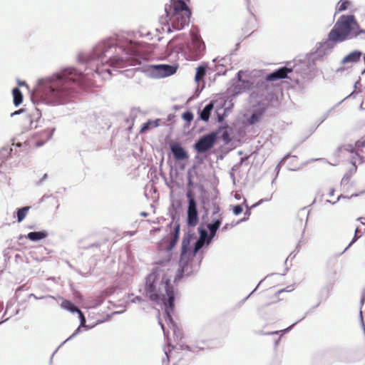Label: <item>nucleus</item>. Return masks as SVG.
I'll list each match as a JSON object with an SVG mask.
<instances>
[{
  "instance_id": "nucleus-1",
  "label": "nucleus",
  "mask_w": 365,
  "mask_h": 365,
  "mask_svg": "<svg viewBox=\"0 0 365 365\" xmlns=\"http://www.w3.org/2000/svg\"><path fill=\"white\" fill-rule=\"evenodd\" d=\"M141 46L124 35H116L99 41L89 53L78 56L80 63L106 80L110 78L113 68L141 65Z\"/></svg>"
},
{
  "instance_id": "nucleus-2",
  "label": "nucleus",
  "mask_w": 365,
  "mask_h": 365,
  "mask_svg": "<svg viewBox=\"0 0 365 365\" xmlns=\"http://www.w3.org/2000/svg\"><path fill=\"white\" fill-rule=\"evenodd\" d=\"M87 75L74 67H63L38 80L31 93V101L34 104L51 106L67 104L74 98L77 87L91 86Z\"/></svg>"
},
{
  "instance_id": "nucleus-3",
  "label": "nucleus",
  "mask_w": 365,
  "mask_h": 365,
  "mask_svg": "<svg viewBox=\"0 0 365 365\" xmlns=\"http://www.w3.org/2000/svg\"><path fill=\"white\" fill-rule=\"evenodd\" d=\"M170 282L162 269L155 268L145 278V291L151 301L163 305L165 320L168 327L175 334L177 327L172 317L175 307V294Z\"/></svg>"
},
{
  "instance_id": "nucleus-4",
  "label": "nucleus",
  "mask_w": 365,
  "mask_h": 365,
  "mask_svg": "<svg viewBox=\"0 0 365 365\" xmlns=\"http://www.w3.org/2000/svg\"><path fill=\"white\" fill-rule=\"evenodd\" d=\"M365 35V29H362L352 14L341 15L329 31L327 38L317 43L316 59H323L329 55L337 44L356 39Z\"/></svg>"
},
{
  "instance_id": "nucleus-5",
  "label": "nucleus",
  "mask_w": 365,
  "mask_h": 365,
  "mask_svg": "<svg viewBox=\"0 0 365 365\" xmlns=\"http://www.w3.org/2000/svg\"><path fill=\"white\" fill-rule=\"evenodd\" d=\"M198 232L200 236L195 242L192 250L190 247L191 235L187 234L182 238L180 259L179 261L180 268L175 277V282L179 281L183 276L190 275L197 269L199 264L195 267L192 264L193 258L204 246H209L212 242L207 230L199 227Z\"/></svg>"
},
{
  "instance_id": "nucleus-6",
  "label": "nucleus",
  "mask_w": 365,
  "mask_h": 365,
  "mask_svg": "<svg viewBox=\"0 0 365 365\" xmlns=\"http://www.w3.org/2000/svg\"><path fill=\"white\" fill-rule=\"evenodd\" d=\"M307 70L308 67L306 62H300L298 64L288 62L285 66L267 74L263 80L260 81V83L262 86L267 88L269 82L288 78L291 81L299 84L304 78Z\"/></svg>"
},
{
  "instance_id": "nucleus-7",
  "label": "nucleus",
  "mask_w": 365,
  "mask_h": 365,
  "mask_svg": "<svg viewBox=\"0 0 365 365\" xmlns=\"http://www.w3.org/2000/svg\"><path fill=\"white\" fill-rule=\"evenodd\" d=\"M173 5L169 9L165 6V11L168 18L167 31L171 32V27L175 30L182 29L189 24L191 11L184 0H171Z\"/></svg>"
},
{
  "instance_id": "nucleus-8",
  "label": "nucleus",
  "mask_w": 365,
  "mask_h": 365,
  "mask_svg": "<svg viewBox=\"0 0 365 365\" xmlns=\"http://www.w3.org/2000/svg\"><path fill=\"white\" fill-rule=\"evenodd\" d=\"M143 71L152 78H164L174 74L177 67L168 64L144 66Z\"/></svg>"
},
{
  "instance_id": "nucleus-9",
  "label": "nucleus",
  "mask_w": 365,
  "mask_h": 365,
  "mask_svg": "<svg viewBox=\"0 0 365 365\" xmlns=\"http://www.w3.org/2000/svg\"><path fill=\"white\" fill-rule=\"evenodd\" d=\"M220 130L221 128L219 129L218 132L212 131L200 137L194 144V149L198 153H204L210 150L216 143L217 135Z\"/></svg>"
},
{
  "instance_id": "nucleus-10",
  "label": "nucleus",
  "mask_w": 365,
  "mask_h": 365,
  "mask_svg": "<svg viewBox=\"0 0 365 365\" xmlns=\"http://www.w3.org/2000/svg\"><path fill=\"white\" fill-rule=\"evenodd\" d=\"M186 197L188 200L187 223L188 226L195 227L197 224L199 220L197 202L194 195L191 191L187 192Z\"/></svg>"
},
{
  "instance_id": "nucleus-11",
  "label": "nucleus",
  "mask_w": 365,
  "mask_h": 365,
  "mask_svg": "<svg viewBox=\"0 0 365 365\" xmlns=\"http://www.w3.org/2000/svg\"><path fill=\"white\" fill-rule=\"evenodd\" d=\"M205 48V43L201 37L195 34H191V41L187 44V49L193 60L199 58Z\"/></svg>"
},
{
  "instance_id": "nucleus-12",
  "label": "nucleus",
  "mask_w": 365,
  "mask_h": 365,
  "mask_svg": "<svg viewBox=\"0 0 365 365\" xmlns=\"http://www.w3.org/2000/svg\"><path fill=\"white\" fill-rule=\"evenodd\" d=\"M220 208L216 203L213 204L212 220V222L207 225V230H217L220 227L222 221V214L220 213Z\"/></svg>"
},
{
  "instance_id": "nucleus-13",
  "label": "nucleus",
  "mask_w": 365,
  "mask_h": 365,
  "mask_svg": "<svg viewBox=\"0 0 365 365\" xmlns=\"http://www.w3.org/2000/svg\"><path fill=\"white\" fill-rule=\"evenodd\" d=\"M170 150L176 160H184L188 158V154L179 143H173L170 145Z\"/></svg>"
},
{
  "instance_id": "nucleus-14",
  "label": "nucleus",
  "mask_w": 365,
  "mask_h": 365,
  "mask_svg": "<svg viewBox=\"0 0 365 365\" xmlns=\"http://www.w3.org/2000/svg\"><path fill=\"white\" fill-rule=\"evenodd\" d=\"M242 71L237 73V82L235 83L233 91L235 94L241 93L246 90H250L252 87V83L249 81L242 79Z\"/></svg>"
},
{
  "instance_id": "nucleus-15",
  "label": "nucleus",
  "mask_w": 365,
  "mask_h": 365,
  "mask_svg": "<svg viewBox=\"0 0 365 365\" xmlns=\"http://www.w3.org/2000/svg\"><path fill=\"white\" fill-rule=\"evenodd\" d=\"M362 56V52L360 51H354L345 56L341 61V64L346 65L349 63H354L360 61Z\"/></svg>"
},
{
  "instance_id": "nucleus-16",
  "label": "nucleus",
  "mask_w": 365,
  "mask_h": 365,
  "mask_svg": "<svg viewBox=\"0 0 365 365\" xmlns=\"http://www.w3.org/2000/svg\"><path fill=\"white\" fill-rule=\"evenodd\" d=\"M180 234V225L178 223H175L173 227V230L170 234V237L169 240L168 245L166 247V250L168 252L171 251L173 247L175 246Z\"/></svg>"
},
{
  "instance_id": "nucleus-17",
  "label": "nucleus",
  "mask_w": 365,
  "mask_h": 365,
  "mask_svg": "<svg viewBox=\"0 0 365 365\" xmlns=\"http://www.w3.org/2000/svg\"><path fill=\"white\" fill-rule=\"evenodd\" d=\"M48 235L46 230L30 232L25 236L26 238L29 239L31 242H38L43 239H45Z\"/></svg>"
},
{
  "instance_id": "nucleus-18",
  "label": "nucleus",
  "mask_w": 365,
  "mask_h": 365,
  "mask_svg": "<svg viewBox=\"0 0 365 365\" xmlns=\"http://www.w3.org/2000/svg\"><path fill=\"white\" fill-rule=\"evenodd\" d=\"M214 105L212 102L207 103L202 110L199 111L200 118L203 121H208L212 110H213Z\"/></svg>"
},
{
  "instance_id": "nucleus-19",
  "label": "nucleus",
  "mask_w": 365,
  "mask_h": 365,
  "mask_svg": "<svg viewBox=\"0 0 365 365\" xmlns=\"http://www.w3.org/2000/svg\"><path fill=\"white\" fill-rule=\"evenodd\" d=\"M269 200H270V198H269V199H261V200H259L257 203H255V205H253L252 206H251V207H250L247 205V200H246L245 198H244V200H243L242 205H244L246 207V208H247V210H246V211H245V215L246 217H244V218H242V219H241V220H240V221H238L235 225H237V224H238V223H240V222H244V221L247 220L249 218V217H250V214H251V211H250V210H251L252 208L255 207H257V206L259 205L260 204H262V203L263 202H264V201H269Z\"/></svg>"
},
{
  "instance_id": "nucleus-20",
  "label": "nucleus",
  "mask_w": 365,
  "mask_h": 365,
  "mask_svg": "<svg viewBox=\"0 0 365 365\" xmlns=\"http://www.w3.org/2000/svg\"><path fill=\"white\" fill-rule=\"evenodd\" d=\"M13 102L15 106H19L23 101V95L20 89L17 87L13 88Z\"/></svg>"
},
{
  "instance_id": "nucleus-21",
  "label": "nucleus",
  "mask_w": 365,
  "mask_h": 365,
  "mask_svg": "<svg viewBox=\"0 0 365 365\" xmlns=\"http://www.w3.org/2000/svg\"><path fill=\"white\" fill-rule=\"evenodd\" d=\"M34 117H36L37 120H34L32 118V116L31 115H29L26 116L27 120L30 122L29 127L31 129L36 128L38 127V121L40 120L41 113L39 111V109L36 108L35 113L32 114Z\"/></svg>"
},
{
  "instance_id": "nucleus-22",
  "label": "nucleus",
  "mask_w": 365,
  "mask_h": 365,
  "mask_svg": "<svg viewBox=\"0 0 365 365\" xmlns=\"http://www.w3.org/2000/svg\"><path fill=\"white\" fill-rule=\"evenodd\" d=\"M207 71V66L205 65H200L196 68V73L195 76V81L196 82H200L203 79L206 74Z\"/></svg>"
},
{
  "instance_id": "nucleus-23",
  "label": "nucleus",
  "mask_w": 365,
  "mask_h": 365,
  "mask_svg": "<svg viewBox=\"0 0 365 365\" xmlns=\"http://www.w3.org/2000/svg\"><path fill=\"white\" fill-rule=\"evenodd\" d=\"M61 306L63 309L72 313H78L79 311H81L73 303L68 300H63Z\"/></svg>"
},
{
  "instance_id": "nucleus-24",
  "label": "nucleus",
  "mask_w": 365,
  "mask_h": 365,
  "mask_svg": "<svg viewBox=\"0 0 365 365\" xmlns=\"http://www.w3.org/2000/svg\"><path fill=\"white\" fill-rule=\"evenodd\" d=\"M160 120L157 119L155 120H148L145 123L140 129V133H144L149 130L150 128H156L159 125Z\"/></svg>"
},
{
  "instance_id": "nucleus-25",
  "label": "nucleus",
  "mask_w": 365,
  "mask_h": 365,
  "mask_svg": "<svg viewBox=\"0 0 365 365\" xmlns=\"http://www.w3.org/2000/svg\"><path fill=\"white\" fill-rule=\"evenodd\" d=\"M29 209H30V207H29V206H26V207H23L21 208L17 209L16 215H17L18 222H21L24 220V219L26 217V214Z\"/></svg>"
},
{
  "instance_id": "nucleus-26",
  "label": "nucleus",
  "mask_w": 365,
  "mask_h": 365,
  "mask_svg": "<svg viewBox=\"0 0 365 365\" xmlns=\"http://www.w3.org/2000/svg\"><path fill=\"white\" fill-rule=\"evenodd\" d=\"M12 152V148L9 146H4L0 150V158L3 160H6Z\"/></svg>"
},
{
  "instance_id": "nucleus-27",
  "label": "nucleus",
  "mask_w": 365,
  "mask_h": 365,
  "mask_svg": "<svg viewBox=\"0 0 365 365\" xmlns=\"http://www.w3.org/2000/svg\"><path fill=\"white\" fill-rule=\"evenodd\" d=\"M262 113L260 112H254L250 115V118L248 119V122L250 124L253 125L256 123H257L259 119L261 118Z\"/></svg>"
},
{
  "instance_id": "nucleus-28",
  "label": "nucleus",
  "mask_w": 365,
  "mask_h": 365,
  "mask_svg": "<svg viewBox=\"0 0 365 365\" xmlns=\"http://www.w3.org/2000/svg\"><path fill=\"white\" fill-rule=\"evenodd\" d=\"M291 158L292 159L293 161H296L297 160V156L295 155H293V156H290V154L288 153L287 155H286L284 158H282V160H280V162L278 163V165H277L275 170H277V175H278L279 172V170H280V167L284 163V162L286 161V160L288 158Z\"/></svg>"
},
{
  "instance_id": "nucleus-29",
  "label": "nucleus",
  "mask_w": 365,
  "mask_h": 365,
  "mask_svg": "<svg viewBox=\"0 0 365 365\" xmlns=\"http://www.w3.org/2000/svg\"><path fill=\"white\" fill-rule=\"evenodd\" d=\"M77 314H78V318L80 320V327H85L87 329H90L91 327L86 324V320L83 312L81 311H79Z\"/></svg>"
},
{
  "instance_id": "nucleus-30",
  "label": "nucleus",
  "mask_w": 365,
  "mask_h": 365,
  "mask_svg": "<svg viewBox=\"0 0 365 365\" xmlns=\"http://www.w3.org/2000/svg\"><path fill=\"white\" fill-rule=\"evenodd\" d=\"M349 2L346 1H340L337 5L338 12H341L347 9Z\"/></svg>"
},
{
  "instance_id": "nucleus-31",
  "label": "nucleus",
  "mask_w": 365,
  "mask_h": 365,
  "mask_svg": "<svg viewBox=\"0 0 365 365\" xmlns=\"http://www.w3.org/2000/svg\"><path fill=\"white\" fill-rule=\"evenodd\" d=\"M213 62L215 63L216 66L224 67L225 63H227V59L225 58H216L213 59Z\"/></svg>"
},
{
  "instance_id": "nucleus-32",
  "label": "nucleus",
  "mask_w": 365,
  "mask_h": 365,
  "mask_svg": "<svg viewBox=\"0 0 365 365\" xmlns=\"http://www.w3.org/2000/svg\"><path fill=\"white\" fill-rule=\"evenodd\" d=\"M182 118L187 122H190L193 119V113L190 111H186L182 114Z\"/></svg>"
},
{
  "instance_id": "nucleus-33",
  "label": "nucleus",
  "mask_w": 365,
  "mask_h": 365,
  "mask_svg": "<svg viewBox=\"0 0 365 365\" xmlns=\"http://www.w3.org/2000/svg\"><path fill=\"white\" fill-rule=\"evenodd\" d=\"M242 210V205H237L234 206L232 208V212L235 215H238L241 214Z\"/></svg>"
},
{
  "instance_id": "nucleus-34",
  "label": "nucleus",
  "mask_w": 365,
  "mask_h": 365,
  "mask_svg": "<svg viewBox=\"0 0 365 365\" xmlns=\"http://www.w3.org/2000/svg\"><path fill=\"white\" fill-rule=\"evenodd\" d=\"M82 327H78L76 331L73 333V334L71 336H70L68 339H66L63 343L62 344H65L66 341L71 340V339H73V337H75L76 335H78L80 331H81V329Z\"/></svg>"
},
{
  "instance_id": "nucleus-35",
  "label": "nucleus",
  "mask_w": 365,
  "mask_h": 365,
  "mask_svg": "<svg viewBox=\"0 0 365 365\" xmlns=\"http://www.w3.org/2000/svg\"><path fill=\"white\" fill-rule=\"evenodd\" d=\"M351 175V174L346 173L341 179V185L348 184L350 180Z\"/></svg>"
},
{
  "instance_id": "nucleus-36",
  "label": "nucleus",
  "mask_w": 365,
  "mask_h": 365,
  "mask_svg": "<svg viewBox=\"0 0 365 365\" xmlns=\"http://www.w3.org/2000/svg\"><path fill=\"white\" fill-rule=\"evenodd\" d=\"M306 315H307V313L299 321L294 322V324L290 325L289 327H287V329H284V330H282L281 331L283 333H287V332L289 331L294 327V325H296L301 320L304 319L305 318Z\"/></svg>"
},
{
  "instance_id": "nucleus-37",
  "label": "nucleus",
  "mask_w": 365,
  "mask_h": 365,
  "mask_svg": "<svg viewBox=\"0 0 365 365\" xmlns=\"http://www.w3.org/2000/svg\"><path fill=\"white\" fill-rule=\"evenodd\" d=\"M359 231V229L356 228V230H355V235H354V237L353 238V240L351 241V242L348 245V246L344 249V250L343 251V253L344 252H346L356 240L357 239L359 238L357 236H356V233L358 232Z\"/></svg>"
},
{
  "instance_id": "nucleus-38",
  "label": "nucleus",
  "mask_w": 365,
  "mask_h": 365,
  "mask_svg": "<svg viewBox=\"0 0 365 365\" xmlns=\"http://www.w3.org/2000/svg\"><path fill=\"white\" fill-rule=\"evenodd\" d=\"M170 362V357L168 351H165V356L162 359V365H168Z\"/></svg>"
},
{
  "instance_id": "nucleus-39",
  "label": "nucleus",
  "mask_w": 365,
  "mask_h": 365,
  "mask_svg": "<svg viewBox=\"0 0 365 365\" xmlns=\"http://www.w3.org/2000/svg\"><path fill=\"white\" fill-rule=\"evenodd\" d=\"M222 138L226 143H228L230 141V135L227 130L222 133Z\"/></svg>"
},
{
  "instance_id": "nucleus-40",
  "label": "nucleus",
  "mask_w": 365,
  "mask_h": 365,
  "mask_svg": "<svg viewBox=\"0 0 365 365\" xmlns=\"http://www.w3.org/2000/svg\"><path fill=\"white\" fill-rule=\"evenodd\" d=\"M130 301L132 303H141L143 302V299L140 297H135L133 299H130Z\"/></svg>"
},
{
  "instance_id": "nucleus-41",
  "label": "nucleus",
  "mask_w": 365,
  "mask_h": 365,
  "mask_svg": "<svg viewBox=\"0 0 365 365\" xmlns=\"http://www.w3.org/2000/svg\"><path fill=\"white\" fill-rule=\"evenodd\" d=\"M54 130H55V129L53 128L51 130H46L45 131V135H46L47 140L51 138V137H52V135L53 134Z\"/></svg>"
},
{
  "instance_id": "nucleus-42",
  "label": "nucleus",
  "mask_w": 365,
  "mask_h": 365,
  "mask_svg": "<svg viewBox=\"0 0 365 365\" xmlns=\"http://www.w3.org/2000/svg\"><path fill=\"white\" fill-rule=\"evenodd\" d=\"M209 230L208 235L210 237V239L212 241V239L215 237L217 230Z\"/></svg>"
},
{
  "instance_id": "nucleus-43",
  "label": "nucleus",
  "mask_w": 365,
  "mask_h": 365,
  "mask_svg": "<svg viewBox=\"0 0 365 365\" xmlns=\"http://www.w3.org/2000/svg\"><path fill=\"white\" fill-rule=\"evenodd\" d=\"M159 324L160 325L163 331V333H164V335L166 336L168 334V331H167L165 328V325L163 324V322H161V320L160 319L159 320Z\"/></svg>"
},
{
  "instance_id": "nucleus-44",
  "label": "nucleus",
  "mask_w": 365,
  "mask_h": 365,
  "mask_svg": "<svg viewBox=\"0 0 365 365\" xmlns=\"http://www.w3.org/2000/svg\"><path fill=\"white\" fill-rule=\"evenodd\" d=\"M234 225H233V224H227H227H225V225L222 227V232L226 231V230H227L229 228L232 227Z\"/></svg>"
},
{
  "instance_id": "nucleus-45",
  "label": "nucleus",
  "mask_w": 365,
  "mask_h": 365,
  "mask_svg": "<svg viewBox=\"0 0 365 365\" xmlns=\"http://www.w3.org/2000/svg\"><path fill=\"white\" fill-rule=\"evenodd\" d=\"M262 282V281H260V282H259V284L257 285V287H255V289H254V290H253V291H252V292H251V293H250L247 297H246L243 299V301H242L243 302H245V301H246V300H247V299H248V298H249V297H250V296H251V295H252V294H253V293H254V292L257 289V288L259 287V284H260V283H261Z\"/></svg>"
},
{
  "instance_id": "nucleus-46",
  "label": "nucleus",
  "mask_w": 365,
  "mask_h": 365,
  "mask_svg": "<svg viewBox=\"0 0 365 365\" xmlns=\"http://www.w3.org/2000/svg\"><path fill=\"white\" fill-rule=\"evenodd\" d=\"M47 176H48L47 174H44L43 176L42 177V178L36 182V185H41L43 183V182L47 178Z\"/></svg>"
},
{
  "instance_id": "nucleus-47",
  "label": "nucleus",
  "mask_w": 365,
  "mask_h": 365,
  "mask_svg": "<svg viewBox=\"0 0 365 365\" xmlns=\"http://www.w3.org/2000/svg\"><path fill=\"white\" fill-rule=\"evenodd\" d=\"M345 197H345L344 195H339V197H337L336 201H335V202H332V204L334 205V204H335L336 202H337L338 201H339L341 199H342V198H345ZM327 202L331 203V202L329 200H327Z\"/></svg>"
},
{
  "instance_id": "nucleus-48",
  "label": "nucleus",
  "mask_w": 365,
  "mask_h": 365,
  "mask_svg": "<svg viewBox=\"0 0 365 365\" xmlns=\"http://www.w3.org/2000/svg\"><path fill=\"white\" fill-rule=\"evenodd\" d=\"M356 145L357 147H365V140H359L356 143Z\"/></svg>"
},
{
  "instance_id": "nucleus-49",
  "label": "nucleus",
  "mask_w": 365,
  "mask_h": 365,
  "mask_svg": "<svg viewBox=\"0 0 365 365\" xmlns=\"http://www.w3.org/2000/svg\"><path fill=\"white\" fill-rule=\"evenodd\" d=\"M136 233V231H127L124 232V235H128L129 236H133Z\"/></svg>"
},
{
  "instance_id": "nucleus-50",
  "label": "nucleus",
  "mask_w": 365,
  "mask_h": 365,
  "mask_svg": "<svg viewBox=\"0 0 365 365\" xmlns=\"http://www.w3.org/2000/svg\"><path fill=\"white\" fill-rule=\"evenodd\" d=\"M22 112H23V110L20 109V110H16V111H15V112L12 113L11 114V116L12 117V116H14V115H15L20 114V113H22Z\"/></svg>"
},
{
  "instance_id": "nucleus-51",
  "label": "nucleus",
  "mask_w": 365,
  "mask_h": 365,
  "mask_svg": "<svg viewBox=\"0 0 365 365\" xmlns=\"http://www.w3.org/2000/svg\"><path fill=\"white\" fill-rule=\"evenodd\" d=\"M18 85L19 86H26V83L25 81H18Z\"/></svg>"
},
{
  "instance_id": "nucleus-52",
  "label": "nucleus",
  "mask_w": 365,
  "mask_h": 365,
  "mask_svg": "<svg viewBox=\"0 0 365 365\" xmlns=\"http://www.w3.org/2000/svg\"><path fill=\"white\" fill-rule=\"evenodd\" d=\"M43 143H43V142H42V141H38V142L36 143V146H37V147L42 146V145H43Z\"/></svg>"
},
{
  "instance_id": "nucleus-53",
  "label": "nucleus",
  "mask_w": 365,
  "mask_h": 365,
  "mask_svg": "<svg viewBox=\"0 0 365 365\" xmlns=\"http://www.w3.org/2000/svg\"><path fill=\"white\" fill-rule=\"evenodd\" d=\"M364 301H365V288H364V292H363L361 302L363 303Z\"/></svg>"
},
{
  "instance_id": "nucleus-54",
  "label": "nucleus",
  "mask_w": 365,
  "mask_h": 365,
  "mask_svg": "<svg viewBox=\"0 0 365 365\" xmlns=\"http://www.w3.org/2000/svg\"><path fill=\"white\" fill-rule=\"evenodd\" d=\"M344 70V68L340 67V68H337L336 73L342 72Z\"/></svg>"
},
{
  "instance_id": "nucleus-55",
  "label": "nucleus",
  "mask_w": 365,
  "mask_h": 365,
  "mask_svg": "<svg viewBox=\"0 0 365 365\" xmlns=\"http://www.w3.org/2000/svg\"><path fill=\"white\" fill-rule=\"evenodd\" d=\"M235 197L237 200H240L241 196H240V194L236 193V194L235 195Z\"/></svg>"
},
{
  "instance_id": "nucleus-56",
  "label": "nucleus",
  "mask_w": 365,
  "mask_h": 365,
  "mask_svg": "<svg viewBox=\"0 0 365 365\" xmlns=\"http://www.w3.org/2000/svg\"><path fill=\"white\" fill-rule=\"evenodd\" d=\"M334 193V189H331L329 193V196H333Z\"/></svg>"
},
{
  "instance_id": "nucleus-57",
  "label": "nucleus",
  "mask_w": 365,
  "mask_h": 365,
  "mask_svg": "<svg viewBox=\"0 0 365 365\" xmlns=\"http://www.w3.org/2000/svg\"><path fill=\"white\" fill-rule=\"evenodd\" d=\"M148 214L147 212H142L140 213V215H141V216H143V217H147V216H148Z\"/></svg>"
},
{
  "instance_id": "nucleus-58",
  "label": "nucleus",
  "mask_w": 365,
  "mask_h": 365,
  "mask_svg": "<svg viewBox=\"0 0 365 365\" xmlns=\"http://www.w3.org/2000/svg\"><path fill=\"white\" fill-rule=\"evenodd\" d=\"M230 178L232 179L233 182H235V175L232 173H230Z\"/></svg>"
},
{
  "instance_id": "nucleus-59",
  "label": "nucleus",
  "mask_w": 365,
  "mask_h": 365,
  "mask_svg": "<svg viewBox=\"0 0 365 365\" xmlns=\"http://www.w3.org/2000/svg\"><path fill=\"white\" fill-rule=\"evenodd\" d=\"M289 170H297V168H289Z\"/></svg>"
},
{
  "instance_id": "nucleus-60",
  "label": "nucleus",
  "mask_w": 365,
  "mask_h": 365,
  "mask_svg": "<svg viewBox=\"0 0 365 365\" xmlns=\"http://www.w3.org/2000/svg\"><path fill=\"white\" fill-rule=\"evenodd\" d=\"M222 120V116H218V121L219 122H221Z\"/></svg>"
},
{
  "instance_id": "nucleus-61",
  "label": "nucleus",
  "mask_w": 365,
  "mask_h": 365,
  "mask_svg": "<svg viewBox=\"0 0 365 365\" xmlns=\"http://www.w3.org/2000/svg\"><path fill=\"white\" fill-rule=\"evenodd\" d=\"M279 331H273V332H270V333H268V334H278Z\"/></svg>"
},
{
  "instance_id": "nucleus-62",
  "label": "nucleus",
  "mask_w": 365,
  "mask_h": 365,
  "mask_svg": "<svg viewBox=\"0 0 365 365\" xmlns=\"http://www.w3.org/2000/svg\"><path fill=\"white\" fill-rule=\"evenodd\" d=\"M3 309V304L0 303V312Z\"/></svg>"
},
{
  "instance_id": "nucleus-63",
  "label": "nucleus",
  "mask_w": 365,
  "mask_h": 365,
  "mask_svg": "<svg viewBox=\"0 0 365 365\" xmlns=\"http://www.w3.org/2000/svg\"><path fill=\"white\" fill-rule=\"evenodd\" d=\"M30 297H34L35 299H38L37 297H36L34 294H31Z\"/></svg>"
},
{
  "instance_id": "nucleus-64",
  "label": "nucleus",
  "mask_w": 365,
  "mask_h": 365,
  "mask_svg": "<svg viewBox=\"0 0 365 365\" xmlns=\"http://www.w3.org/2000/svg\"><path fill=\"white\" fill-rule=\"evenodd\" d=\"M243 88V86L241 83H240V86H238V88Z\"/></svg>"
}]
</instances>
